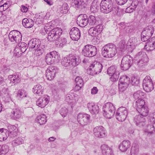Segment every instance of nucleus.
Returning <instances> with one entry per match:
<instances>
[{
	"instance_id": "f257e3e1",
	"label": "nucleus",
	"mask_w": 155,
	"mask_h": 155,
	"mask_svg": "<svg viewBox=\"0 0 155 155\" xmlns=\"http://www.w3.org/2000/svg\"><path fill=\"white\" fill-rule=\"evenodd\" d=\"M100 5L101 12L104 13H108L115 9L116 13L118 12L117 6L114 5L112 0H102Z\"/></svg>"
},
{
	"instance_id": "f03ea898",
	"label": "nucleus",
	"mask_w": 155,
	"mask_h": 155,
	"mask_svg": "<svg viewBox=\"0 0 155 155\" xmlns=\"http://www.w3.org/2000/svg\"><path fill=\"white\" fill-rule=\"evenodd\" d=\"M101 51L102 55L106 58H112L117 52L116 46L112 43L105 45L103 47Z\"/></svg>"
},
{
	"instance_id": "7ed1b4c3",
	"label": "nucleus",
	"mask_w": 155,
	"mask_h": 155,
	"mask_svg": "<svg viewBox=\"0 0 155 155\" xmlns=\"http://www.w3.org/2000/svg\"><path fill=\"white\" fill-rule=\"evenodd\" d=\"M134 60L137 61V64L140 68H144L148 64V58L145 52L140 51L135 56Z\"/></svg>"
},
{
	"instance_id": "20e7f679",
	"label": "nucleus",
	"mask_w": 155,
	"mask_h": 155,
	"mask_svg": "<svg viewBox=\"0 0 155 155\" xmlns=\"http://www.w3.org/2000/svg\"><path fill=\"white\" fill-rule=\"evenodd\" d=\"M102 110L103 115L106 118L110 119L115 114V107L110 102L105 103L103 106Z\"/></svg>"
},
{
	"instance_id": "39448f33",
	"label": "nucleus",
	"mask_w": 155,
	"mask_h": 155,
	"mask_svg": "<svg viewBox=\"0 0 155 155\" xmlns=\"http://www.w3.org/2000/svg\"><path fill=\"white\" fill-rule=\"evenodd\" d=\"M97 52V49L95 46L87 45L83 48L81 53L84 56L91 58L95 56Z\"/></svg>"
},
{
	"instance_id": "423d86ee",
	"label": "nucleus",
	"mask_w": 155,
	"mask_h": 155,
	"mask_svg": "<svg viewBox=\"0 0 155 155\" xmlns=\"http://www.w3.org/2000/svg\"><path fill=\"white\" fill-rule=\"evenodd\" d=\"M45 61L48 64L50 65L59 62L60 59V55L58 52L53 51L47 53L45 56Z\"/></svg>"
},
{
	"instance_id": "0eeeda50",
	"label": "nucleus",
	"mask_w": 155,
	"mask_h": 155,
	"mask_svg": "<svg viewBox=\"0 0 155 155\" xmlns=\"http://www.w3.org/2000/svg\"><path fill=\"white\" fill-rule=\"evenodd\" d=\"M62 29L59 28H56L51 29L50 27L49 32L48 33V39L50 41H55L62 34Z\"/></svg>"
},
{
	"instance_id": "6e6552de",
	"label": "nucleus",
	"mask_w": 155,
	"mask_h": 155,
	"mask_svg": "<svg viewBox=\"0 0 155 155\" xmlns=\"http://www.w3.org/2000/svg\"><path fill=\"white\" fill-rule=\"evenodd\" d=\"M130 78L125 75L121 76L119 80L118 89L119 93L124 92L128 87L130 83Z\"/></svg>"
},
{
	"instance_id": "1a4fd4ad",
	"label": "nucleus",
	"mask_w": 155,
	"mask_h": 155,
	"mask_svg": "<svg viewBox=\"0 0 155 155\" xmlns=\"http://www.w3.org/2000/svg\"><path fill=\"white\" fill-rule=\"evenodd\" d=\"M8 37L9 41L14 44L20 42L22 40V34L18 30L11 31L9 34Z\"/></svg>"
},
{
	"instance_id": "9d476101",
	"label": "nucleus",
	"mask_w": 155,
	"mask_h": 155,
	"mask_svg": "<svg viewBox=\"0 0 155 155\" xmlns=\"http://www.w3.org/2000/svg\"><path fill=\"white\" fill-rule=\"evenodd\" d=\"M133 60L129 55L124 56L122 58L120 65L121 69L123 71H126L132 66Z\"/></svg>"
},
{
	"instance_id": "9b49d317",
	"label": "nucleus",
	"mask_w": 155,
	"mask_h": 155,
	"mask_svg": "<svg viewBox=\"0 0 155 155\" xmlns=\"http://www.w3.org/2000/svg\"><path fill=\"white\" fill-rule=\"evenodd\" d=\"M12 4V2L11 0H2L0 2V12L2 13L5 12L6 15L11 14V10L8 8Z\"/></svg>"
},
{
	"instance_id": "f8f14e48",
	"label": "nucleus",
	"mask_w": 155,
	"mask_h": 155,
	"mask_svg": "<svg viewBox=\"0 0 155 155\" xmlns=\"http://www.w3.org/2000/svg\"><path fill=\"white\" fill-rule=\"evenodd\" d=\"M127 109L125 107H120L116 111L115 114L116 118L119 121H124L127 117Z\"/></svg>"
},
{
	"instance_id": "ddd939ff",
	"label": "nucleus",
	"mask_w": 155,
	"mask_h": 155,
	"mask_svg": "<svg viewBox=\"0 0 155 155\" xmlns=\"http://www.w3.org/2000/svg\"><path fill=\"white\" fill-rule=\"evenodd\" d=\"M107 73L110 76V79L112 82L117 81L119 77L120 73L116 71V68L114 66H111L107 70Z\"/></svg>"
},
{
	"instance_id": "4468645a",
	"label": "nucleus",
	"mask_w": 155,
	"mask_h": 155,
	"mask_svg": "<svg viewBox=\"0 0 155 155\" xmlns=\"http://www.w3.org/2000/svg\"><path fill=\"white\" fill-rule=\"evenodd\" d=\"M103 26L102 24H100L94 27L91 28L88 30L89 35L94 37L99 35L103 30Z\"/></svg>"
},
{
	"instance_id": "2eb2a0df",
	"label": "nucleus",
	"mask_w": 155,
	"mask_h": 155,
	"mask_svg": "<svg viewBox=\"0 0 155 155\" xmlns=\"http://www.w3.org/2000/svg\"><path fill=\"white\" fill-rule=\"evenodd\" d=\"M89 115L84 113H79L78 115L77 120L78 123L82 126H84L87 124L90 120Z\"/></svg>"
},
{
	"instance_id": "dca6fc26",
	"label": "nucleus",
	"mask_w": 155,
	"mask_h": 155,
	"mask_svg": "<svg viewBox=\"0 0 155 155\" xmlns=\"http://www.w3.org/2000/svg\"><path fill=\"white\" fill-rule=\"evenodd\" d=\"M58 68L57 67L51 66L47 69L46 73V77L49 81L53 80L55 76V74L58 72Z\"/></svg>"
},
{
	"instance_id": "f3484780",
	"label": "nucleus",
	"mask_w": 155,
	"mask_h": 155,
	"mask_svg": "<svg viewBox=\"0 0 155 155\" xmlns=\"http://www.w3.org/2000/svg\"><path fill=\"white\" fill-rule=\"evenodd\" d=\"M93 134L97 137L103 138L106 136V131L104 128L101 126L95 127L93 130Z\"/></svg>"
},
{
	"instance_id": "a211bd4d",
	"label": "nucleus",
	"mask_w": 155,
	"mask_h": 155,
	"mask_svg": "<svg viewBox=\"0 0 155 155\" xmlns=\"http://www.w3.org/2000/svg\"><path fill=\"white\" fill-rule=\"evenodd\" d=\"M50 97L47 95L39 98L36 102V105L38 107L43 108L45 107L49 103Z\"/></svg>"
},
{
	"instance_id": "6ab92c4d",
	"label": "nucleus",
	"mask_w": 155,
	"mask_h": 155,
	"mask_svg": "<svg viewBox=\"0 0 155 155\" xmlns=\"http://www.w3.org/2000/svg\"><path fill=\"white\" fill-rule=\"evenodd\" d=\"M70 35L71 38L72 40L77 41L80 38L81 32L79 29L77 27H73L70 31Z\"/></svg>"
},
{
	"instance_id": "aec40b11",
	"label": "nucleus",
	"mask_w": 155,
	"mask_h": 155,
	"mask_svg": "<svg viewBox=\"0 0 155 155\" xmlns=\"http://www.w3.org/2000/svg\"><path fill=\"white\" fill-rule=\"evenodd\" d=\"M145 117L140 114L136 115L134 118V121L136 125L140 127H143L146 122Z\"/></svg>"
},
{
	"instance_id": "412c9836",
	"label": "nucleus",
	"mask_w": 155,
	"mask_h": 155,
	"mask_svg": "<svg viewBox=\"0 0 155 155\" xmlns=\"http://www.w3.org/2000/svg\"><path fill=\"white\" fill-rule=\"evenodd\" d=\"M87 16L86 14H81L79 15L77 18V24L81 27L86 26L87 23Z\"/></svg>"
},
{
	"instance_id": "4be33fe9",
	"label": "nucleus",
	"mask_w": 155,
	"mask_h": 155,
	"mask_svg": "<svg viewBox=\"0 0 155 155\" xmlns=\"http://www.w3.org/2000/svg\"><path fill=\"white\" fill-rule=\"evenodd\" d=\"M155 49V37L150 38L145 43L144 49L147 51H151Z\"/></svg>"
},
{
	"instance_id": "5701e85b",
	"label": "nucleus",
	"mask_w": 155,
	"mask_h": 155,
	"mask_svg": "<svg viewBox=\"0 0 155 155\" xmlns=\"http://www.w3.org/2000/svg\"><path fill=\"white\" fill-rule=\"evenodd\" d=\"M68 57L71 65L73 66H76L81 61L80 57L76 55L70 54Z\"/></svg>"
},
{
	"instance_id": "b1692460",
	"label": "nucleus",
	"mask_w": 155,
	"mask_h": 155,
	"mask_svg": "<svg viewBox=\"0 0 155 155\" xmlns=\"http://www.w3.org/2000/svg\"><path fill=\"white\" fill-rule=\"evenodd\" d=\"M21 111L19 108L13 109L10 115L11 118L13 120H17L21 116Z\"/></svg>"
},
{
	"instance_id": "393cba45",
	"label": "nucleus",
	"mask_w": 155,
	"mask_h": 155,
	"mask_svg": "<svg viewBox=\"0 0 155 155\" xmlns=\"http://www.w3.org/2000/svg\"><path fill=\"white\" fill-rule=\"evenodd\" d=\"M87 107L89 111L93 114H97L99 112V106L94 103L89 102L87 104Z\"/></svg>"
},
{
	"instance_id": "a878e982",
	"label": "nucleus",
	"mask_w": 155,
	"mask_h": 155,
	"mask_svg": "<svg viewBox=\"0 0 155 155\" xmlns=\"http://www.w3.org/2000/svg\"><path fill=\"white\" fill-rule=\"evenodd\" d=\"M87 0H73L72 1L71 5L77 9L85 7V5Z\"/></svg>"
},
{
	"instance_id": "bb28decb",
	"label": "nucleus",
	"mask_w": 155,
	"mask_h": 155,
	"mask_svg": "<svg viewBox=\"0 0 155 155\" xmlns=\"http://www.w3.org/2000/svg\"><path fill=\"white\" fill-rule=\"evenodd\" d=\"M101 148L103 155H114L112 147L107 145L102 144Z\"/></svg>"
},
{
	"instance_id": "cd10ccee",
	"label": "nucleus",
	"mask_w": 155,
	"mask_h": 155,
	"mask_svg": "<svg viewBox=\"0 0 155 155\" xmlns=\"http://www.w3.org/2000/svg\"><path fill=\"white\" fill-rule=\"evenodd\" d=\"M131 146L130 142L128 140H124L119 146L120 150L122 152H126Z\"/></svg>"
},
{
	"instance_id": "c85d7f7f",
	"label": "nucleus",
	"mask_w": 155,
	"mask_h": 155,
	"mask_svg": "<svg viewBox=\"0 0 155 155\" xmlns=\"http://www.w3.org/2000/svg\"><path fill=\"white\" fill-rule=\"evenodd\" d=\"M75 81L76 85L74 90L76 91H78L84 86V83L83 80L81 77L78 76L75 78Z\"/></svg>"
},
{
	"instance_id": "c756f323",
	"label": "nucleus",
	"mask_w": 155,
	"mask_h": 155,
	"mask_svg": "<svg viewBox=\"0 0 155 155\" xmlns=\"http://www.w3.org/2000/svg\"><path fill=\"white\" fill-rule=\"evenodd\" d=\"M41 41L38 39L34 38L31 39L29 41L28 43V46L29 50H32V49L35 48L38 46V45L41 44Z\"/></svg>"
},
{
	"instance_id": "7c9ffc66",
	"label": "nucleus",
	"mask_w": 155,
	"mask_h": 155,
	"mask_svg": "<svg viewBox=\"0 0 155 155\" xmlns=\"http://www.w3.org/2000/svg\"><path fill=\"white\" fill-rule=\"evenodd\" d=\"M34 54L37 56L42 55L45 51V46L41 43L38 45V46L35 48Z\"/></svg>"
},
{
	"instance_id": "2f4dec72",
	"label": "nucleus",
	"mask_w": 155,
	"mask_h": 155,
	"mask_svg": "<svg viewBox=\"0 0 155 155\" xmlns=\"http://www.w3.org/2000/svg\"><path fill=\"white\" fill-rule=\"evenodd\" d=\"M44 88L41 85L38 84L32 88V92L35 94L39 96L43 93Z\"/></svg>"
},
{
	"instance_id": "473e14b6",
	"label": "nucleus",
	"mask_w": 155,
	"mask_h": 155,
	"mask_svg": "<svg viewBox=\"0 0 155 155\" xmlns=\"http://www.w3.org/2000/svg\"><path fill=\"white\" fill-rule=\"evenodd\" d=\"M67 40L66 38L59 37L55 41V45L59 48L63 47L66 44Z\"/></svg>"
},
{
	"instance_id": "72a5a7b5",
	"label": "nucleus",
	"mask_w": 155,
	"mask_h": 155,
	"mask_svg": "<svg viewBox=\"0 0 155 155\" xmlns=\"http://www.w3.org/2000/svg\"><path fill=\"white\" fill-rule=\"evenodd\" d=\"M78 96L77 94L74 93H70L66 95L65 97V101L68 104H71L73 102V101H78L77 99Z\"/></svg>"
},
{
	"instance_id": "f704fd0d",
	"label": "nucleus",
	"mask_w": 155,
	"mask_h": 155,
	"mask_svg": "<svg viewBox=\"0 0 155 155\" xmlns=\"http://www.w3.org/2000/svg\"><path fill=\"white\" fill-rule=\"evenodd\" d=\"M154 32V28L150 26L144 28L141 33L150 38L153 34Z\"/></svg>"
},
{
	"instance_id": "c9c22d12",
	"label": "nucleus",
	"mask_w": 155,
	"mask_h": 155,
	"mask_svg": "<svg viewBox=\"0 0 155 155\" xmlns=\"http://www.w3.org/2000/svg\"><path fill=\"white\" fill-rule=\"evenodd\" d=\"M36 121L40 125L45 124L47 121V117L44 114L40 115L37 116Z\"/></svg>"
},
{
	"instance_id": "e433bc0d",
	"label": "nucleus",
	"mask_w": 155,
	"mask_h": 155,
	"mask_svg": "<svg viewBox=\"0 0 155 155\" xmlns=\"http://www.w3.org/2000/svg\"><path fill=\"white\" fill-rule=\"evenodd\" d=\"M22 24L23 26L25 28H30L33 26L34 21L31 19L25 18L22 20Z\"/></svg>"
},
{
	"instance_id": "4c0bfd02",
	"label": "nucleus",
	"mask_w": 155,
	"mask_h": 155,
	"mask_svg": "<svg viewBox=\"0 0 155 155\" xmlns=\"http://www.w3.org/2000/svg\"><path fill=\"white\" fill-rule=\"evenodd\" d=\"M8 79L12 83L14 84V85L18 84L20 81V78L19 76V74H17L10 75L8 77Z\"/></svg>"
},
{
	"instance_id": "58836bf2",
	"label": "nucleus",
	"mask_w": 155,
	"mask_h": 155,
	"mask_svg": "<svg viewBox=\"0 0 155 155\" xmlns=\"http://www.w3.org/2000/svg\"><path fill=\"white\" fill-rule=\"evenodd\" d=\"M146 105L145 101L143 99H139L135 103V107L137 111L141 112L140 107Z\"/></svg>"
},
{
	"instance_id": "ea45409f",
	"label": "nucleus",
	"mask_w": 155,
	"mask_h": 155,
	"mask_svg": "<svg viewBox=\"0 0 155 155\" xmlns=\"http://www.w3.org/2000/svg\"><path fill=\"white\" fill-rule=\"evenodd\" d=\"M145 96L146 93L140 90L137 91L133 94L134 98L135 100L143 99Z\"/></svg>"
},
{
	"instance_id": "a19ab883",
	"label": "nucleus",
	"mask_w": 155,
	"mask_h": 155,
	"mask_svg": "<svg viewBox=\"0 0 155 155\" xmlns=\"http://www.w3.org/2000/svg\"><path fill=\"white\" fill-rule=\"evenodd\" d=\"M135 38L132 37L129 40L127 43V47L129 51H132L134 49L135 44Z\"/></svg>"
},
{
	"instance_id": "79ce46f5",
	"label": "nucleus",
	"mask_w": 155,
	"mask_h": 155,
	"mask_svg": "<svg viewBox=\"0 0 155 155\" xmlns=\"http://www.w3.org/2000/svg\"><path fill=\"white\" fill-rule=\"evenodd\" d=\"M9 150L8 145L4 144L0 145V155H5L7 153Z\"/></svg>"
},
{
	"instance_id": "37998d69",
	"label": "nucleus",
	"mask_w": 155,
	"mask_h": 155,
	"mask_svg": "<svg viewBox=\"0 0 155 155\" xmlns=\"http://www.w3.org/2000/svg\"><path fill=\"white\" fill-rule=\"evenodd\" d=\"M144 131L148 134H152L155 132V128L152 124H149L145 127H143Z\"/></svg>"
},
{
	"instance_id": "c03bdc74",
	"label": "nucleus",
	"mask_w": 155,
	"mask_h": 155,
	"mask_svg": "<svg viewBox=\"0 0 155 155\" xmlns=\"http://www.w3.org/2000/svg\"><path fill=\"white\" fill-rule=\"evenodd\" d=\"M28 94L24 89H20L18 91L17 94V97L19 99L21 100L24 98L27 97Z\"/></svg>"
},
{
	"instance_id": "a18cd8bd",
	"label": "nucleus",
	"mask_w": 155,
	"mask_h": 155,
	"mask_svg": "<svg viewBox=\"0 0 155 155\" xmlns=\"http://www.w3.org/2000/svg\"><path fill=\"white\" fill-rule=\"evenodd\" d=\"M99 2L97 0H94L91 6V10L93 12H96L99 9Z\"/></svg>"
},
{
	"instance_id": "49530a36",
	"label": "nucleus",
	"mask_w": 155,
	"mask_h": 155,
	"mask_svg": "<svg viewBox=\"0 0 155 155\" xmlns=\"http://www.w3.org/2000/svg\"><path fill=\"white\" fill-rule=\"evenodd\" d=\"M51 26V23L49 22L43 28H42L40 31V33L42 35H45L49 32L50 27Z\"/></svg>"
},
{
	"instance_id": "de8ad7c7",
	"label": "nucleus",
	"mask_w": 155,
	"mask_h": 155,
	"mask_svg": "<svg viewBox=\"0 0 155 155\" xmlns=\"http://www.w3.org/2000/svg\"><path fill=\"white\" fill-rule=\"evenodd\" d=\"M141 112L140 111H137L142 116L146 117L147 116L149 113L148 108L147 106L146 105L143 107H140Z\"/></svg>"
},
{
	"instance_id": "09e8293b",
	"label": "nucleus",
	"mask_w": 155,
	"mask_h": 155,
	"mask_svg": "<svg viewBox=\"0 0 155 155\" xmlns=\"http://www.w3.org/2000/svg\"><path fill=\"white\" fill-rule=\"evenodd\" d=\"M35 17L34 20L35 23L37 25H40L42 24L44 21V18H43V15L41 14L38 15L36 16Z\"/></svg>"
},
{
	"instance_id": "8fccbe9b",
	"label": "nucleus",
	"mask_w": 155,
	"mask_h": 155,
	"mask_svg": "<svg viewBox=\"0 0 155 155\" xmlns=\"http://www.w3.org/2000/svg\"><path fill=\"white\" fill-rule=\"evenodd\" d=\"M139 149L138 145L133 144L130 150L131 155H137L139 152Z\"/></svg>"
},
{
	"instance_id": "3c124183",
	"label": "nucleus",
	"mask_w": 155,
	"mask_h": 155,
	"mask_svg": "<svg viewBox=\"0 0 155 155\" xmlns=\"http://www.w3.org/2000/svg\"><path fill=\"white\" fill-rule=\"evenodd\" d=\"M87 23L91 25H94L96 23L95 17L93 15H90L87 18Z\"/></svg>"
},
{
	"instance_id": "603ef678",
	"label": "nucleus",
	"mask_w": 155,
	"mask_h": 155,
	"mask_svg": "<svg viewBox=\"0 0 155 155\" xmlns=\"http://www.w3.org/2000/svg\"><path fill=\"white\" fill-rule=\"evenodd\" d=\"M68 4L67 3H64L61 7L60 10L62 14H66L69 9Z\"/></svg>"
},
{
	"instance_id": "864d4df0",
	"label": "nucleus",
	"mask_w": 155,
	"mask_h": 155,
	"mask_svg": "<svg viewBox=\"0 0 155 155\" xmlns=\"http://www.w3.org/2000/svg\"><path fill=\"white\" fill-rule=\"evenodd\" d=\"M118 47L122 52L124 51L126 49L128 51V49L127 47V44L124 40H122L120 42Z\"/></svg>"
},
{
	"instance_id": "5fc2aeb1",
	"label": "nucleus",
	"mask_w": 155,
	"mask_h": 155,
	"mask_svg": "<svg viewBox=\"0 0 155 155\" xmlns=\"http://www.w3.org/2000/svg\"><path fill=\"white\" fill-rule=\"evenodd\" d=\"M23 142V140L21 138L18 137L12 141V144L14 147L16 146L22 144Z\"/></svg>"
},
{
	"instance_id": "6e6d98bb",
	"label": "nucleus",
	"mask_w": 155,
	"mask_h": 155,
	"mask_svg": "<svg viewBox=\"0 0 155 155\" xmlns=\"http://www.w3.org/2000/svg\"><path fill=\"white\" fill-rule=\"evenodd\" d=\"M18 45L17 46L19 48L22 52H25L27 49V44L25 42H19L17 43Z\"/></svg>"
},
{
	"instance_id": "4d7b16f0",
	"label": "nucleus",
	"mask_w": 155,
	"mask_h": 155,
	"mask_svg": "<svg viewBox=\"0 0 155 155\" xmlns=\"http://www.w3.org/2000/svg\"><path fill=\"white\" fill-rule=\"evenodd\" d=\"M143 89L147 92H149L152 91L154 88L153 84H144L143 85Z\"/></svg>"
},
{
	"instance_id": "13d9d810",
	"label": "nucleus",
	"mask_w": 155,
	"mask_h": 155,
	"mask_svg": "<svg viewBox=\"0 0 155 155\" xmlns=\"http://www.w3.org/2000/svg\"><path fill=\"white\" fill-rule=\"evenodd\" d=\"M68 56L66 57H64L61 61L62 65L65 67H68L71 65L68 59Z\"/></svg>"
},
{
	"instance_id": "bf43d9fd",
	"label": "nucleus",
	"mask_w": 155,
	"mask_h": 155,
	"mask_svg": "<svg viewBox=\"0 0 155 155\" xmlns=\"http://www.w3.org/2000/svg\"><path fill=\"white\" fill-rule=\"evenodd\" d=\"M11 96V95L8 94H6V95H3V97H2L3 101L5 103L9 102L10 101H12Z\"/></svg>"
},
{
	"instance_id": "052dcab7",
	"label": "nucleus",
	"mask_w": 155,
	"mask_h": 155,
	"mask_svg": "<svg viewBox=\"0 0 155 155\" xmlns=\"http://www.w3.org/2000/svg\"><path fill=\"white\" fill-rule=\"evenodd\" d=\"M146 84H153L152 79L149 76H146L143 81V85Z\"/></svg>"
},
{
	"instance_id": "680f3d73",
	"label": "nucleus",
	"mask_w": 155,
	"mask_h": 155,
	"mask_svg": "<svg viewBox=\"0 0 155 155\" xmlns=\"http://www.w3.org/2000/svg\"><path fill=\"white\" fill-rule=\"evenodd\" d=\"M68 113V109L65 107H62L59 110V113L63 117H65Z\"/></svg>"
},
{
	"instance_id": "e2e57ef3",
	"label": "nucleus",
	"mask_w": 155,
	"mask_h": 155,
	"mask_svg": "<svg viewBox=\"0 0 155 155\" xmlns=\"http://www.w3.org/2000/svg\"><path fill=\"white\" fill-rule=\"evenodd\" d=\"M95 65L93 64H91V66L89 67L87 69L86 71L87 73L88 74L91 75H93L94 74H95L94 71H93L92 70V68H93L94 67ZM97 72L96 73V74H97Z\"/></svg>"
},
{
	"instance_id": "0e129e2a",
	"label": "nucleus",
	"mask_w": 155,
	"mask_h": 155,
	"mask_svg": "<svg viewBox=\"0 0 155 155\" xmlns=\"http://www.w3.org/2000/svg\"><path fill=\"white\" fill-rule=\"evenodd\" d=\"M139 82L140 80L138 78L135 77H133L131 78L130 83L133 85L137 86L139 84Z\"/></svg>"
},
{
	"instance_id": "69168bd1",
	"label": "nucleus",
	"mask_w": 155,
	"mask_h": 155,
	"mask_svg": "<svg viewBox=\"0 0 155 155\" xmlns=\"http://www.w3.org/2000/svg\"><path fill=\"white\" fill-rule=\"evenodd\" d=\"M141 41L143 42H147L150 38L145 35H143L141 33Z\"/></svg>"
},
{
	"instance_id": "338daca9",
	"label": "nucleus",
	"mask_w": 155,
	"mask_h": 155,
	"mask_svg": "<svg viewBox=\"0 0 155 155\" xmlns=\"http://www.w3.org/2000/svg\"><path fill=\"white\" fill-rule=\"evenodd\" d=\"M117 90L116 86L113 87L109 91V93L110 95H113L116 94Z\"/></svg>"
},
{
	"instance_id": "774afa93",
	"label": "nucleus",
	"mask_w": 155,
	"mask_h": 155,
	"mask_svg": "<svg viewBox=\"0 0 155 155\" xmlns=\"http://www.w3.org/2000/svg\"><path fill=\"white\" fill-rule=\"evenodd\" d=\"M149 12L150 14L152 15H155V2L153 3L150 9V10Z\"/></svg>"
}]
</instances>
